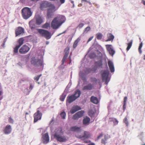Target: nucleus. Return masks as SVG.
Instances as JSON below:
<instances>
[{
  "label": "nucleus",
  "instance_id": "nucleus-15",
  "mask_svg": "<svg viewBox=\"0 0 145 145\" xmlns=\"http://www.w3.org/2000/svg\"><path fill=\"white\" fill-rule=\"evenodd\" d=\"M42 141L44 144L47 143L49 141V138L48 133H46L42 135Z\"/></svg>",
  "mask_w": 145,
  "mask_h": 145
},
{
  "label": "nucleus",
  "instance_id": "nucleus-20",
  "mask_svg": "<svg viewBox=\"0 0 145 145\" xmlns=\"http://www.w3.org/2000/svg\"><path fill=\"white\" fill-rule=\"evenodd\" d=\"M95 67H94V71H95L97 69V67H102V61L101 59H100L98 61H96L95 63Z\"/></svg>",
  "mask_w": 145,
  "mask_h": 145
},
{
  "label": "nucleus",
  "instance_id": "nucleus-40",
  "mask_svg": "<svg viewBox=\"0 0 145 145\" xmlns=\"http://www.w3.org/2000/svg\"><path fill=\"white\" fill-rule=\"evenodd\" d=\"M60 115L63 119H65L66 114L65 112L64 111L62 112L61 113Z\"/></svg>",
  "mask_w": 145,
  "mask_h": 145
},
{
  "label": "nucleus",
  "instance_id": "nucleus-12",
  "mask_svg": "<svg viewBox=\"0 0 145 145\" xmlns=\"http://www.w3.org/2000/svg\"><path fill=\"white\" fill-rule=\"evenodd\" d=\"M70 48L67 46L64 50L65 54L62 60V65H63L69 54Z\"/></svg>",
  "mask_w": 145,
  "mask_h": 145
},
{
  "label": "nucleus",
  "instance_id": "nucleus-45",
  "mask_svg": "<svg viewBox=\"0 0 145 145\" xmlns=\"http://www.w3.org/2000/svg\"><path fill=\"white\" fill-rule=\"evenodd\" d=\"M124 123L126 124V126H127L128 125V123L127 121V119L125 117L123 120Z\"/></svg>",
  "mask_w": 145,
  "mask_h": 145
},
{
  "label": "nucleus",
  "instance_id": "nucleus-2",
  "mask_svg": "<svg viewBox=\"0 0 145 145\" xmlns=\"http://www.w3.org/2000/svg\"><path fill=\"white\" fill-rule=\"evenodd\" d=\"M44 22L42 16L39 15H37L35 16V19H33L29 22V27L32 30L39 27Z\"/></svg>",
  "mask_w": 145,
  "mask_h": 145
},
{
  "label": "nucleus",
  "instance_id": "nucleus-22",
  "mask_svg": "<svg viewBox=\"0 0 145 145\" xmlns=\"http://www.w3.org/2000/svg\"><path fill=\"white\" fill-rule=\"evenodd\" d=\"M108 64L111 72H114V68L113 62L110 61H108Z\"/></svg>",
  "mask_w": 145,
  "mask_h": 145
},
{
  "label": "nucleus",
  "instance_id": "nucleus-32",
  "mask_svg": "<svg viewBox=\"0 0 145 145\" xmlns=\"http://www.w3.org/2000/svg\"><path fill=\"white\" fill-rule=\"evenodd\" d=\"M133 42V40H131L130 42L129 43L127 44V48L126 50L127 51L129 50V49L130 48H131V47L132 46V45Z\"/></svg>",
  "mask_w": 145,
  "mask_h": 145
},
{
  "label": "nucleus",
  "instance_id": "nucleus-18",
  "mask_svg": "<svg viewBox=\"0 0 145 145\" xmlns=\"http://www.w3.org/2000/svg\"><path fill=\"white\" fill-rule=\"evenodd\" d=\"M12 131L11 126L10 125H7L5 128L4 129L3 131L5 134H9Z\"/></svg>",
  "mask_w": 145,
  "mask_h": 145
},
{
  "label": "nucleus",
  "instance_id": "nucleus-37",
  "mask_svg": "<svg viewBox=\"0 0 145 145\" xmlns=\"http://www.w3.org/2000/svg\"><path fill=\"white\" fill-rule=\"evenodd\" d=\"M111 121H112L114 123V125H116L118 123V121L116 119L114 118H112L111 119Z\"/></svg>",
  "mask_w": 145,
  "mask_h": 145
},
{
  "label": "nucleus",
  "instance_id": "nucleus-55",
  "mask_svg": "<svg viewBox=\"0 0 145 145\" xmlns=\"http://www.w3.org/2000/svg\"><path fill=\"white\" fill-rule=\"evenodd\" d=\"M33 88V86L32 84H30L29 88V89L30 90H31Z\"/></svg>",
  "mask_w": 145,
  "mask_h": 145
},
{
  "label": "nucleus",
  "instance_id": "nucleus-54",
  "mask_svg": "<svg viewBox=\"0 0 145 145\" xmlns=\"http://www.w3.org/2000/svg\"><path fill=\"white\" fill-rule=\"evenodd\" d=\"M71 85V82H69L67 86V88H69Z\"/></svg>",
  "mask_w": 145,
  "mask_h": 145
},
{
  "label": "nucleus",
  "instance_id": "nucleus-42",
  "mask_svg": "<svg viewBox=\"0 0 145 145\" xmlns=\"http://www.w3.org/2000/svg\"><path fill=\"white\" fill-rule=\"evenodd\" d=\"M89 115L90 116H93L94 114V112L92 110H91L89 111Z\"/></svg>",
  "mask_w": 145,
  "mask_h": 145
},
{
  "label": "nucleus",
  "instance_id": "nucleus-36",
  "mask_svg": "<svg viewBox=\"0 0 145 145\" xmlns=\"http://www.w3.org/2000/svg\"><path fill=\"white\" fill-rule=\"evenodd\" d=\"M72 107L75 110H76V111L80 110L81 109V108L80 106L77 105L74 106Z\"/></svg>",
  "mask_w": 145,
  "mask_h": 145
},
{
  "label": "nucleus",
  "instance_id": "nucleus-24",
  "mask_svg": "<svg viewBox=\"0 0 145 145\" xmlns=\"http://www.w3.org/2000/svg\"><path fill=\"white\" fill-rule=\"evenodd\" d=\"M90 120V118L89 117L86 116L84 118L83 120V124L85 125H88L89 123Z\"/></svg>",
  "mask_w": 145,
  "mask_h": 145
},
{
  "label": "nucleus",
  "instance_id": "nucleus-31",
  "mask_svg": "<svg viewBox=\"0 0 145 145\" xmlns=\"http://www.w3.org/2000/svg\"><path fill=\"white\" fill-rule=\"evenodd\" d=\"M24 39L23 38H20L18 41L19 44L17 45L18 46L20 47L23 44Z\"/></svg>",
  "mask_w": 145,
  "mask_h": 145
},
{
  "label": "nucleus",
  "instance_id": "nucleus-21",
  "mask_svg": "<svg viewBox=\"0 0 145 145\" xmlns=\"http://www.w3.org/2000/svg\"><path fill=\"white\" fill-rule=\"evenodd\" d=\"M70 130L71 131L75 132L77 133H79L81 131V129L80 127L77 126H73L71 127Z\"/></svg>",
  "mask_w": 145,
  "mask_h": 145
},
{
  "label": "nucleus",
  "instance_id": "nucleus-9",
  "mask_svg": "<svg viewBox=\"0 0 145 145\" xmlns=\"http://www.w3.org/2000/svg\"><path fill=\"white\" fill-rule=\"evenodd\" d=\"M52 5H54L52 4L51 3L46 1H43L41 2L40 4V7L41 9H44V8L49 7H52Z\"/></svg>",
  "mask_w": 145,
  "mask_h": 145
},
{
  "label": "nucleus",
  "instance_id": "nucleus-59",
  "mask_svg": "<svg viewBox=\"0 0 145 145\" xmlns=\"http://www.w3.org/2000/svg\"><path fill=\"white\" fill-rule=\"evenodd\" d=\"M84 140V142L86 143H88L89 142H90V140H86V139H85Z\"/></svg>",
  "mask_w": 145,
  "mask_h": 145
},
{
  "label": "nucleus",
  "instance_id": "nucleus-3",
  "mask_svg": "<svg viewBox=\"0 0 145 145\" xmlns=\"http://www.w3.org/2000/svg\"><path fill=\"white\" fill-rule=\"evenodd\" d=\"M63 134L62 128H58L56 129L54 137L57 140L60 142H65L67 141V139L66 137L63 136Z\"/></svg>",
  "mask_w": 145,
  "mask_h": 145
},
{
  "label": "nucleus",
  "instance_id": "nucleus-34",
  "mask_svg": "<svg viewBox=\"0 0 145 145\" xmlns=\"http://www.w3.org/2000/svg\"><path fill=\"white\" fill-rule=\"evenodd\" d=\"M20 47L17 45L15 47L14 49V50L13 51L14 53V55L18 53V49Z\"/></svg>",
  "mask_w": 145,
  "mask_h": 145
},
{
  "label": "nucleus",
  "instance_id": "nucleus-61",
  "mask_svg": "<svg viewBox=\"0 0 145 145\" xmlns=\"http://www.w3.org/2000/svg\"><path fill=\"white\" fill-rule=\"evenodd\" d=\"M101 142L102 143L105 144V142L104 140L103 139H102L101 140Z\"/></svg>",
  "mask_w": 145,
  "mask_h": 145
},
{
  "label": "nucleus",
  "instance_id": "nucleus-38",
  "mask_svg": "<svg viewBox=\"0 0 145 145\" xmlns=\"http://www.w3.org/2000/svg\"><path fill=\"white\" fill-rule=\"evenodd\" d=\"M142 46V42H141L139 46V47H138V51L140 53V54H141L142 53V51L141 50V48Z\"/></svg>",
  "mask_w": 145,
  "mask_h": 145
},
{
  "label": "nucleus",
  "instance_id": "nucleus-10",
  "mask_svg": "<svg viewBox=\"0 0 145 145\" xmlns=\"http://www.w3.org/2000/svg\"><path fill=\"white\" fill-rule=\"evenodd\" d=\"M42 116V113L39 110H37L36 112L34 115V123L37 122L38 120L41 119Z\"/></svg>",
  "mask_w": 145,
  "mask_h": 145
},
{
  "label": "nucleus",
  "instance_id": "nucleus-63",
  "mask_svg": "<svg viewBox=\"0 0 145 145\" xmlns=\"http://www.w3.org/2000/svg\"><path fill=\"white\" fill-rule=\"evenodd\" d=\"M71 53L70 54V56H69V57H68V59L69 60H71Z\"/></svg>",
  "mask_w": 145,
  "mask_h": 145
},
{
  "label": "nucleus",
  "instance_id": "nucleus-47",
  "mask_svg": "<svg viewBox=\"0 0 145 145\" xmlns=\"http://www.w3.org/2000/svg\"><path fill=\"white\" fill-rule=\"evenodd\" d=\"M91 81L92 82H95L96 83H97V80L96 78H91Z\"/></svg>",
  "mask_w": 145,
  "mask_h": 145
},
{
  "label": "nucleus",
  "instance_id": "nucleus-52",
  "mask_svg": "<svg viewBox=\"0 0 145 145\" xmlns=\"http://www.w3.org/2000/svg\"><path fill=\"white\" fill-rule=\"evenodd\" d=\"M69 88H67V87L65 89L64 92H65L66 93H68L69 90Z\"/></svg>",
  "mask_w": 145,
  "mask_h": 145
},
{
  "label": "nucleus",
  "instance_id": "nucleus-57",
  "mask_svg": "<svg viewBox=\"0 0 145 145\" xmlns=\"http://www.w3.org/2000/svg\"><path fill=\"white\" fill-rule=\"evenodd\" d=\"M93 37H90V38L89 39H88V41H87V43H88V42L89 41H91V40L92 39H93Z\"/></svg>",
  "mask_w": 145,
  "mask_h": 145
},
{
  "label": "nucleus",
  "instance_id": "nucleus-4",
  "mask_svg": "<svg viewBox=\"0 0 145 145\" xmlns=\"http://www.w3.org/2000/svg\"><path fill=\"white\" fill-rule=\"evenodd\" d=\"M22 14L24 19L27 20L32 16V12L30 8L24 7L22 10Z\"/></svg>",
  "mask_w": 145,
  "mask_h": 145
},
{
  "label": "nucleus",
  "instance_id": "nucleus-19",
  "mask_svg": "<svg viewBox=\"0 0 145 145\" xmlns=\"http://www.w3.org/2000/svg\"><path fill=\"white\" fill-rule=\"evenodd\" d=\"M76 99H77V97L76 98L75 96L73 95L70 96H68L67 100V102L70 104L75 101Z\"/></svg>",
  "mask_w": 145,
  "mask_h": 145
},
{
  "label": "nucleus",
  "instance_id": "nucleus-60",
  "mask_svg": "<svg viewBox=\"0 0 145 145\" xmlns=\"http://www.w3.org/2000/svg\"><path fill=\"white\" fill-rule=\"evenodd\" d=\"M8 38V37H7L5 38V39L4 40L3 42H4V44H5V42L6 41L7 39Z\"/></svg>",
  "mask_w": 145,
  "mask_h": 145
},
{
  "label": "nucleus",
  "instance_id": "nucleus-48",
  "mask_svg": "<svg viewBox=\"0 0 145 145\" xmlns=\"http://www.w3.org/2000/svg\"><path fill=\"white\" fill-rule=\"evenodd\" d=\"M70 112L71 114H73L76 112V110H75L72 107V108Z\"/></svg>",
  "mask_w": 145,
  "mask_h": 145
},
{
  "label": "nucleus",
  "instance_id": "nucleus-50",
  "mask_svg": "<svg viewBox=\"0 0 145 145\" xmlns=\"http://www.w3.org/2000/svg\"><path fill=\"white\" fill-rule=\"evenodd\" d=\"M9 122L11 123H13L14 122L13 120L11 118H9L8 119Z\"/></svg>",
  "mask_w": 145,
  "mask_h": 145
},
{
  "label": "nucleus",
  "instance_id": "nucleus-53",
  "mask_svg": "<svg viewBox=\"0 0 145 145\" xmlns=\"http://www.w3.org/2000/svg\"><path fill=\"white\" fill-rule=\"evenodd\" d=\"M103 135L102 133L101 134L97 137V139H99L101 137H102Z\"/></svg>",
  "mask_w": 145,
  "mask_h": 145
},
{
  "label": "nucleus",
  "instance_id": "nucleus-25",
  "mask_svg": "<svg viewBox=\"0 0 145 145\" xmlns=\"http://www.w3.org/2000/svg\"><path fill=\"white\" fill-rule=\"evenodd\" d=\"M79 75L84 82H86V76L85 73L81 72L79 73Z\"/></svg>",
  "mask_w": 145,
  "mask_h": 145
},
{
  "label": "nucleus",
  "instance_id": "nucleus-43",
  "mask_svg": "<svg viewBox=\"0 0 145 145\" xmlns=\"http://www.w3.org/2000/svg\"><path fill=\"white\" fill-rule=\"evenodd\" d=\"M41 76V74H40L39 75L37 76H36L34 78V79L35 80H36L37 81H38L40 77Z\"/></svg>",
  "mask_w": 145,
  "mask_h": 145
},
{
  "label": "nucleus",
  "instance_id": "nucleus-8",
  "mask_svg": "<svg viewBox=\"0 0 145 145\" xmlns=\"http://www.w3.org/2000/svg\"><path fill=\"white\" fill-rule=\"evenodd\" d=\"M52 7L49 8L47 10V16L48 19L52 18L54 15V12L56 11L55 7L54 5H52Z\"/></svg>",
  "mask_w": 145,
  "mask_h": 145
},
{
  "label": "nucleus",
  "instance_id": "nucleus-5",
  "mask_svg": "<svg viewBox=\"0 0 145 145\" xmlns=\"http://www.w3.org/2000/svg\"><path fill=\"white\" fill-rule=\"evenodd\" d=\"M37 30L41 36L44 37L47 39H50L52 36L51 33L47 30L38 29Z\"/></svg>",
  "mask_w": 145,
  "mask_h": 145
},
{
  "label": "nucleus",
  "instance_id": "nucleus-39",
  "mask_svg": "<svg viewBox=\"0 0 145 145\" xmlns=\"http://www.w3.org/2000/svg\"><path fill=\"white\" fill-rule=\"evenodd\" d=\"M24 92L25 95H27L29 94L30 91L28 90L27 88H26L24 89Z\"/></svg>",
  "mask_w": 145,
  "mask_h": 145
},
{
  "label": "nucleus",
  "instance_id": "nucleus-14",
  "mask_svg": "<svg viewBox=\"0 0 145 145\" xmlns=\"http://www.w3.org/2000/svg\"><path fill=\"white\" fill-rule=\"evenodd\" d=\"M84 111L83 110L79 111L73 115L72 119L74 120H77L83 116Z\"/></svg>",
  "mask_w": 145,
  "mask_h": 145
},
{
  "label": "nucleus",
  "instance_id": "nucleus-64",
  "mask_svg": "<svg viewBox=\"0 0 145 145\" xmlns=\"http://www.w3.org/2000/svg\"><path fill=\"white\" fill-rule=\"evenodd\" d=\"M142 2L143 4L145 5V1H144V0H142Z\"/></svg>",
  "mask_w": 145,
  "mask_h": 145
},
{
  "label": "nucleus",
  "instance_id": "nucleus-11",
  "mask_svg": "<svg viewBox=\"0 0 145 145\" xmlns=\"http://www.w3.org/2000/svg\"><path fill=\"white\" fill-rule=\"evenodd\" d=\"M76 137L79 138L81 139L82 140H84L85 139H88L90 137L89 133L86 131H84V135H76Z\"/></svg>",
  "mask_w": 145,
  "mask_h": 145
},
{
  "label": "nucleus",
  "instance_id": "nucleus-27",
  "mask_svg": "<svg viewBox=\"0 0 145 145\" xmlns=\"http://www.w3.org/2000/svg\"><path fill=\"white\" fill-rule=\"evenodd\" d=\"M81 94V92L80 90L78 89L76 90L74 94H73L74 96H75L76 98L77 97V99L80 97Z\"/></svg>",
  "mask_w": 145,
  "mask_h": 145
},
{
  "label": "nucleus",
  "instance_id": "nucleus-6",
  "mask_svg": "<svg viewBox=\"0 0 145 145\" xmlns=\"http://www.w3.org/2000/svg\"><path fill=\"white\" fill-rule=\"evenodd\" d=\"M43 61L40 59L35 57H32L31 61V63L36 67H39L42 66Z\"/></svg>",
  "mask_w": 145,
  "mask_h": 145
},
{
  "label": "nucleus",
  "instance_id": "nucleus-58",
  "mask_svg": "<svg viewBox=\"0 0 145 145\" xmlns=\"http://www.w3.org/2000/svg\"><path fill=\"white\" fill-rule=\"evenodd\" d=\"M126 104L123 103V109L124 111L125 110L126 108Z\"/></svg>",
  "mask_w": 145,
  "mask_h": 145
},
{
  "label": "nucleus",
  "instance_id": "nucleus-49",
  "mask_svg": "<svg viewBox=\"0 0 145 145\" xmlns=\"http://www.w3.org/2000/svg\"><path fill=\"white\" fill-rule=\"evenodd\" d=\"M84 25V24L83 23H80L78 26V27L79 29L81 28Z\"/></svg>",
  "mask_w": 145,
  "mask_h": 145
},
{
  "label": "nucleus",
  "instance_id": "nucleus-28",
  "mask_svg": "<svg viewBox=\"0 0 145 145\" xmlns=\"http://www.w3.org/2000/svg\"><path fill=\"white\" fill-rule=\"evenodd\" d=\"M108 37V39L106 40V41L113 40L114 38V36L111 33H109L107 34Z\"/></svg>",
  "mask_w": 145,
  "mask_h": 145
},
{
  "label": "nucleus",
  "instance_id": "nucleus-33",
  "mask_svg": "<svg viewBox=\"0 0 145 145\" xmlns=\"http://www.w3.org/2000/svg\"><path fill=\"white\" fill-rule=\"evenodd\" d=\"M96 36L97 39L100 40L102 38L103 35L101 33H99L96 34Z\"/></svg>",
  "mask_w": 145,
  "mask_h": 145
},
{
  "label": "nucleus",
  "instance_id": "nucleus-51",
  "mask_svg": "<svg viewBox=\"0 0 145 145\" xmlns=\"http://www.w3.org/2000/svg\"><path fill=\"white\" fill-rule=\"evenodd\" d=\"M127 97L126 96H125L124 97L123 103L126 104V102L127 100Z\"/></svg>",
  "mask_w": 145,
  "mask_h": 145
},
{
  "label": "nucleus",
  "instance_id": "nucleus-46",
  "mask_svg": "<svg viewBox=\"0 0 145 145\" xmlns=\"http://www.w3.org/2000/svg\"><path fill=\"white\" fill-rule=\"evenodd\" d=\"M91 29V28L90 27H86L84 30V32H86V33H87V32L89 31Z\"/></svg>",
  "mask_w": 145,
  "mask_h": 145
},
{
  "label": "nucleus",
  "instance_id": "nucleus-56",
  "mask_svg": "<svg viewBox=\"0 0 145 145\" xmlns=\"http://www.w3.org/2000/svg\"><path fill=\"white\" fill-rule=\"evenodd\" d=\"M109 136H108V135H105V140H106L108 138V137Z\"/></svg>",
  "mask_w": 145,
  "mask_h": 145
},
{
  "label": "nucleus",
  "instance_id": "nucleus-23",
  "mask_svg": "<svg viewBox=\"0 0 145 145\" xmlns=\"http://www.w3.org/2000/svg\"><path fill=\"white\" fill-rule=\"evenodd\" d=\"M93 85L91 84H88L87 85L84 86L83 88V90H91L93 89Z\"/></svg>",
  "mask_w": 145,
  "mask_h": 145
},
{
  "label": "nucleus",
  "instance_id": "nucleus-26",
  "mask_svg": "<svg viewBox=\"0 0 145 145\" xmlns=\"http://www.w3.org/2000/svg\"><path fill=\"white\" fill-rule=\"evenodd\" d=\"M90 101L91 102L96 104H98L99 103V100L97 98L93 96H91V97Z\"/></svg>",
  "mask_w": 145,
  "mask_h": 145
},
{
  "label": "nucleus",
  "instance_id": "nucleus-30",
  "mask_svg": "<svg viewBox=\"0 0 145 145\" xmlns=\"http://www.w3.org/2000/svg\"><path fill=\"white\" fill-rule=\"evenodd\" d=\"M80 39L79 38H78L74 42L73 45V47L74 48H75L77 45L78 43L80 41Z\"/></svg>",
  "mask_w": 145,
  "mask_h": 145
},
{
  "label": "nucleus",
  "instance_id": "nucleus-7",
  "mask_svg": "<svg viewBox=\"0 0 145 145\" xmlns=\"http://www.w3.org/2000/svg\"><path fill=\"white\" fill-rule=\"evenodd\" d=\"M109 73L108 70H105L102 74V80L106 85L108 84L110 80L108 77Z\"/></svg>",
  "mask_w": 145,
  "mask_h": 145
},
{
  "label": "nucleus",
  "instance_id": "nucleus-29",
  "mask_svg": "<svg viewBox=\"0 0 145 145\" xmlns=\"http://www.w3.org/2000/svg\"><path fill=\"white\" fill-rule=\"evenodd\" d=\"M42 28L48 29V28H50V25L49 23L46 22L43 25L42 27Z\"/></svg>",
  "mask_w": 145,
  "mask_h": 145
},
{
  "label": "nucleus",
  "instance_id": "nucleus-16",
  "mask_svg": "<svg viewBox=\"0 0 145 145\" xmlns=\"http://www.w3.org/2000/svg\"><path fill=\"white\" fill-rule=\"evenodd\" d=\"M106 46L109 54L113 56L115 53V51L113 49L112 45H111L107 44L106 45Z\"/></svg>",
  "mask_w": 145,
  "mask_h": 145
},
{
  "label": "nucleus",
  "instance_id": "nucleus-41",
  "mask_svg": "<svg viewBox=\"0 0 145 145\" xmlns=\"http://www.w3.org/2000/svg\"><path fill=\"white\" fill-rule=\"evenodd\" d=\"M95 56V54L94 53H91L89 56V57L90 58H94Z\"/></svg>",
  "mask_w": 145,
  "mask_h": 145
},
{
  "label": "nucleus",
  "instance_id": "nucleus-1",
  "mask_svg": "<svg viewBox=\"0 0 145 145\" xmlns=\"http://www.w3.org/2000/svg\"><path fill=\"white\" fill-rule=\"evenodd\" d=\"M66 18L64 16L58 15L54 18L52 21L51 24V27L54 29H57L65 22Z\"/></svg>",
  "mask_w": 145,
  "mask_h": 145
},
{
  "label": "nucleus",
  "instance_id": "nucleus-17",
  "mask_svg": "<svg viewBox=\"0 0 145 145\" xmlns=\"http://www.w3.org/2000/svg\"><path fill=\"white\" fill-rule=\"evenodd\" d=\"M24 33V29L21 27H18L15 30L16 36H18Z\"/></svg>",
  "mask_w": 145,
  "mask_h": 145
},
{
  "label": "nucleus",
  "instance_id": "nucleus-35",
  "mask_svg": "<svg viewBox=\"0 0 145 145\" xmlns=\"http://www.w3.org/2000/svg\"><path fill=\"white\" fill-rule=\"evenodd\" d=\"M66 96V94H64V93H63L61 95V97H60V100L62 101H64Z\"/></svg>",
  "mask_w": 145,
  "mask_h": 145
},
{
  "label": "nucleus",
  "instance_id": "nucleus-13",
  "mask_svg": "<svg viewBox=\"0 0 145 145\" xmlns=\"http://www.w3.org/2000/svg\"><path fill=\"white\" fill-rule=\"evenodd\" d=\"M30 49V48L27 46L24 45L22 46L19 50V52L22 54H25L28 52Z\"/></svg>",
  "mask_w": 145,
  "mask_h": 145
},
{
  "label": "nucleus",
  "instance_id": "nucleus-44",
  "mask_svg": "<svg viewBox=\"0 0 145 145\" xmlns=\"http://www.w3.org/2000/svg\"><path fill=\"white\" fill-rule=\"evenodd\" d=\"M91 71V69H86L85 71V74H88Z\"/></svg>",
  "mask_w": 145,
  "mask_h": 145
},
{
  "label": "nucleus",
  "instance_id": "nucleus-62",
  "mask_svg": "<svg viewBox=\"0 0 145 145\" xmlns=\"http://www.w3.org/2000/svg\"><path fill=\"white\" fill-rule=\"evenodd\" d=\"M61 4L64 3L65 2V0H60Z\"/></svg>",
  "mask_w": 145,
  "mask_h": 145
}]
</instances>
